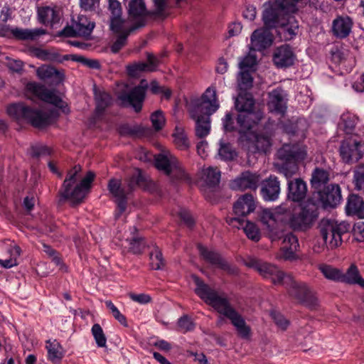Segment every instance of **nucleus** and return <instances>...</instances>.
Returning <instances> with one entry per match:
<instances>
[{
  "label": "nucleus",
  "mask_w": 364,
  "mask_h": 364,
  "mask_svg": "<svg viewBox=\"0 0 364 364\" xmlns=\"http://www.w3.org/2000/svg\"><path fill=\"white\" fill-rule=\"evenodd\" d=\"M196 285V294L219 314L228 318L235 326L238 335L243 339H250L251 328L244 318L231 305L225 293L211 288L198 277L193 275Z\"/></svg>",
  "instance_id": "nucleus-1"
},
{
  "label": "nucleus",
  "mask_w": 364,
  "mask_h": 364,
  "mask_svg": "<svg viewBox=\"0 0 364 364\" xmlns=\"http://www.w3.org/2000/svg\"><path fill=\"white\" fill-rule=\"evenodd\" d=\"M220 107L217 98L216 90L209 87L191 109V117L196 122V135L198 138H204L210 131V115Z\"/></svg>",
  "instance_id": "nucleus-2"
},
{
  "label": "nucleus",
  "mask_w": 364,
  "mask_h": 364,
  "mask_svg": "<svg viewBox=\"0 0 364 364\" xmlns=\"http://www.w3.org/2000/svg\"><path fill=\"white\" fill-rule=\"evenodd\" d=\"M277 213L284 214L282 220L291 229L301 232L310 229L318 216L317 204L310 200L293 208L282 205L278 207Z\"/></svg>",
  "instance_id": "nucleus-3"
},
{
  "label": "nucleus",
  "mask_w": 364,
  "mask_h": 364,
  "mask_svg": "<svg viewBox=\"0 0 364 364\" xmlns=\"http://www.w3.org/2000/svg\"><path fill=\"white\" fill-rule=\"evenodd\" d=\"M81 171V166L76 165L70 170L63 184L60 195L63 199L70 200L73 205L80 203L88 193L95 174L88 171L81 181L76 184L77 174Z\"/></svg>",
  "instance_id": "nucleus-4"
},
{
  "label": "nucleus",
  "mask_w": 364,
  "mask_h": 364,
  "mask_svg": "<svg viewBox=\"0 0 364 364\" xmlns=\"http://www.w3.org/2000/svg\"><path fill=\"white\" fill-rule=\"evenodd\" d=\"M306 156V150L299 144H284L277 151V157L283 163L278 166V171L287 178H290L298 171L297 162Z\"/></svg>",
  "instance_id": "nucleus-5"
},
{
  "label": "nucleus",
  "mask_w": 364,
  "mask_h": 364,
  "mask_svg": "<svg viewBox=\"0 0 364 364\" xmlns=\"http://www.w3.org/2000/svg\"><path fill=\"white\" fill-rule=\"evenodd\" d=\"M283 286L287 289L289 295L300 304L310 310H316L318 308V298L306 283L295 281L291 276H288Z\"/></svg>",
  "instance_id": "nucleus-6"
},
{
  "label": "nucleus",
  "mask_w": 364,
  "mask_h": 364,
  "mask_svg": "<svg viewBox=\"0 0 364 364\" xmlns=\"http://www.w3.org/2000/svg\"><path fill=\"white\" fill-rule=\"evenodd\" d=\"M350 224L345 221L322 220L319 224L320 232L328 249H335L342 244V236L350 230Z\"/></svg>",
  "instance_id": "nucleus-7"
},
{
  "label": "nucleus",
  "mask_w": 364,
  "mask_h": 364,
  "mask_svg": "<svg viewBox=\"0 0 364 364\" xmlns=\"http://www.w3.org/2000/svg\"><path fill=\"white\" fill-rule=\"evenodd\" d=\"M9 116L20 120L28 121L33 127L43 128L49 124V115L40 110L32 109L23 103H15L7 107Z\"/></svg>",
  "instance_id": "nucleus-8"
},
{
  "label": "nucleus",
  "mask_w": 364,
  "mask_h": 364,
  "mask_svg": "<svg viewBox=\"0 0 364 364\" xmlns=\"http://www.w3.org/2000/svg\"><path fill=\"white\" fill-rule=\"evenodd\" d=\"M155 166L173 179L180 180L186 176L181 164L170 153L158 154L155 158Z\"/></svg>",
  "instance_id": "nucleus-9"
},
{
  "label": "nucleus",
  "mask_w": 364,
  "mask_h": 364,
  "mask_svg": "<svg viewBox=\"0 0 364 364\" xmlns=\"http://www.w3.org/2000/svg\"><path fill=\"white\" fill-rule=\"evenodd\" d=\"M95 23L84 15H78L77 20L73 19L71 26L65 27L60 33L65 37H88L91 35Z\"/></svg>",
  "instance_id": "nucleus-10"
},
{
  "label": "nucleus",
  "mask_w": 364,
  "mask_h": 364,
  "mask_svg": "<svg viewBox=\"0 0 364 364\" xmlns=\"http://www.w3.org/2000/svg\"><path fill=\"white\" fill-rule=\"evenodd\" d=\"M147 88V82L145 80H141L139 85L134 87L129 92L121 94L119 99L124 106H131L136 112H139L142 108Z\"/></svg>",
  "instance_id": "nucleus-11"
},
{
  "label": "nucleus",
  "mask_w": 364,
  "mask_h": 364,
  "mask_svg": "<svg viewBox=\"0 0 364 364\" xmlns=\"http://www.w3.org/2000/svg\"><path fill=\"white\" fill-rule=\"evenodd\" d=\"M340 154L346 163L357 162L363 156L364 143L349 137L342 141Z\"/></svg>",
  "instance_id": "nucleus-12"
},
{
  "label": "nucleus",
  "mask_w": 364,
  "mask_h": 364,
  "mask_svg": "<svg viewBox=\"0 0 364 364\" xmlns=\"http://www.w3.org/2000/svg\"><path fill=\"white\" fill-rule=\"evenodd\" d=\"M198 247L200 255L207 262L225 271L229 274L235 275L238 273L237 268L235 265L229 263L219 252L200 245H199Z\"/></svg>",
  "instance_id": "nucleus-13"
},
{
  "label": "nucleus",
  "mask_w": 364,
  "mask_h": 364,
  "mask_svg": "<svg viewBox=\"0 0 364 364\" xmlns=\"http://www.w3.org/2000/svg\"><path fill=\"white\" fill-rule=\"evenodd\" d=\"M262 180L261 175L257 172L245 171L236 178L231 181L230 188L235 191H256Z\"/></svg>",
  "instance_id": "nucleus-14"
},
{
  "label": "nucleus",
  "mask_w": 364,
  "mask_h": 364,
  "mask_svg": "<svg viewBox=\"0 0 364 364\" xmlns=\"http://www.w3.org/2000/svg\"><path fill=\"white\" fill-rule=\"evenodd\" d=\"M249 265L254 267L264 278L271 279L274 284L284 285L286 278L289 276L280 270L278 267L269 263L252 262Z\"/></svg>",
  "instance_id": "nucleus-15"
},
{
  "label": "nucleus",
  "mask_w": 364,
  "mask_h": 364,
  "mask_svg": "<svg viewBox=\"0 0 364 364\" xmlns=\"http://www.w3.org/2000/svg\"><path fill=\"white\" fill-rule=\"evenodd\" d=\"M108 190L115 199L119 209V214L121 215L125 211L127 204V196L129 194L126 186H122L119 179L112 178L108 183Z\"/></svg>",
  "instance_id": "nucleus-16"
},
{
  "label": "nucleus",
  "mask_w": 364,
  "mask_h": 364,
  "mask_svg": "<svg viewBox=\"0 0 364 364\" xmlns=\"http://www.w3.org/2000/svg\"><path fill=\"white\" fill-rule=\"evenodd\" d=\"M261 195L265 201H275L279 198L281 188L278 178L270 175L268 178L260 182Z\"/></svg>",
  "instance_id": "nucleus-17"
},
{
  "label": "nucleus",
  "mask_w": 364,
  "mask_h": 364,
  "mask_svg": "<svg viewBox=\"0 0 364 364\" xmlns=\"http://www.w3.org/2000/svg\"><path fill=\"white\" fill-rule=\"evenodd\" d=\"M27 88L43 101L50 103L56 107H62L63 100L53 90H48L45 86L37 82L28 83Z\"/></svg>",
  "instance_id": "nucleus-18"
},
{
  "label": "nucleus",
  "mask_w": 364,
  "mask_h": 364,
  "mask_svg": "<svg viewBox=\"0 0 364 364\" xmlns=\"http://www.w3.org/2000/svg\"><path fill=\"white\" fill-rule=\"evenodd\" d=\"M264 113L261 109L257 111L238 114L237 122L239 126V132L245 134L250 131L255 125H257L263 118Z\"/></svg>",
  "instance_id": "nucleus-19"
},
{
  "label": "nucleus",
  "mask_w": 364,
  "mask_h": 364,
  "mask_svg": "<svg viewBox=\"0 0 364 364\" xmlns=\"http://www.w3.org/2000/svg\"><path fill=\"white\" fill-rule=\"evenodd\" d=\"M318 192L321 201L326 206L334 208L342 199L341 188L338 184L327 185Z\"/></svg>",
  "instance_id": "nucleus-20"
},
{
  "label": "nucleus",
  "mask_w": 364,
  "mask_h": 364,
  "mask_svg": "<svg viewBox=\"0 0 364 364\" xmlns=\"http://www.w3.org/2000/svg\"><path fill=\"white\" fill-rule=\"evenodd\" d=\"M273 37L269 29H257L251 36L250 48L253 50H262L269 47Z\"/></svg>",
  "instance_id": "nucleus-21"
},
{
  "label": "nucleus",
  "mask_w": 364,
  "mask_h": 364,
  "mask_svg": "<svg viewBox=\"0 0 364 364\" xmlns=\"http://www.w3.org/2000/svg\"><path fill=\"white\" fill-rule=\"evenodd\" d=\"M287 186V198L291 200L300 202L306 198L307 186L301 178L289 180Z\"/></svg>",
  "instance_id": "nucleus-22"
},
{
  "label": "nucleus",
  "mask_w": 364,
  "mask_h": 364,
  "mask_svg": "<svg viewBox=\"0 0 364 364\" xmlns=\"http://www.w3.org/2000/svg\"><path fill=\"white\" fill-rule=\"evenodd\" d=\"M269 108L271 111L284 114L287 110V94L282 88H277L269 93Z\"/></svg>",
  "instance_id": "nucleus-23"
},
{
  "label": "nucleus",
  "mask_w": 364,
  "mask_h": 364,
  "mask_svg": "<svg viewBox=\"0 0 364 364\" xmlns=\"http://www.w3.org/2000/svg\"><path fill=\"white\" fill-rule=\"evenodd\" d=\"M255 209V201L253 196L245 193L240 196L233 205V212L237 216L245 217Z\"/></svg>",
  "instance_id": "nucleus-24"
},
{
  "label": "nucleus",
  "mask_w": 364,
  "mask_h": 364,
  "mask_svg": "<svg viewBox=\"0 0 364 364\" xmlns=\"http://www.w3.org/2000/svg\"><path fill=\"white\" fill-rule=\"evenodd\" d=\"M3 30L9 31L12 36L19 41H34L46 33L43 28L29 29L16 27L10 29L8 26H5Z\"/></svg>",
  "instance_id": "nucleus-25"
},
{
  "label": "nucleus",
  "mask_w": 364,
  "mask_h": 364,
  "mask_svg": "<svg viewBox=\"0 0 364 364\" xmlns=\"http://www.w3.org/2000/svg\"><path fill=\"white\" fill-rule=\"evenodd\" d=\"M148 62L134 63L127 66V74L131 77H136L141 72H153L157 68V60L156 58L148 55Z\"/></svg>",
  "instance_id": "nucleus-26"
},
{
  "label": "nucleus",
  "mask_w": 364,
  "mask_h": 364,
  "mask_svg": "<svg viewBox=\"0 0 364 364\" xmlns=\"http://www.w3.org/2000/svg\"><path fill=\"white\" fill-rule=\"evenodd\" d=\"M353 21L348 16H339L333 21L332 33L339 38H346L351 31Z\"/></svg>",
  "instance_id": "nucleus-27"
},
{
  "label": "nucleus",
  "mask_w": 364,
  "mask_h": 364,
  "mask_svg": "<svg viewBox=\"0 0 364 364\" xmlns=\"http://www.w3.org/2000/svg\"><path fill=\"white\" fill-rule=\"evenodd\" d=\"M274 64L279 68L289 67L293 65L294 55L289 46L284 45L278 48L273 56Z\"/></svg>",
  "instance_id": "nucleus-28"
},
{
  "label": "nucleus",
  "mask_w": 364,
  "mask_h": 364,
  "mask_svg": "<svg viewBox=\"0 0 364 364\" xmlns=\"http://www.w3.org/2000/svg\"><path fill=\"white\" fill-rule=\"evenodd\" d=\"M277 209L278 207L276 208L275 213L270 210H264L261 215V221L263 224L266 225L267 228L269 230L270 237L272 240L282 238V233L274 230V225L276 224V221L279 218V215L284 216V214L278 213Z\"/></svg>",
  "instance_id": "nucleus-29"
},
{
  "label": "nucleus",
  "mask_w": 364,
  "mask_h": 364,
  "mask_svg": "<svg viewBox=\"0 0 364 364\" xmlns=\"http://www.w3.org/2000/svg\"><path fill=\"white\" fill-rule=\"evenodd\" d=\"M128 11L129 17L133 21H136V23H141V22L146 23L145 18L148 15V11L144 0H130Z\"/></svg>",
  "instance_id": "nucleus-30"
},
{
  "label": "nucleus",
  "mask_w": 364,
  "mask_h": 364,
  "mask_svg": "<svg viewBox=\"0 0 364 364\" xmlns=\"http://www.w3.org/2000/svg\"><path fill=\"white\" fill-rule=\"evenodd\" d=\"M235 107L239 114L257 111L255 107V101L252 94L242 92L238 95L235 100Z\"/></svg>",
  "instance_id": "nucleus-31"
},
{
  "label": "nucleus",
  "mask_w": 364,
  "mask_h": 364,
  "mask_svg": "<svg viewBox=\"0 0 364 364\" xmlns=\"http://www.w3.org/2000/svg\"><path fill=\"white\" fill-rule=\"evenodd\" d=\"M346 211L348 215L364 218V200L358 195H350L346 205Z\"/></svg>",
  "instance_id": "nucleus-32"
},
{
  "label": "nucleus",
  "mask_w": 364,
  "mask_h": 364,
  "mask_svg": "<svg viewBox=\"0 0 364 364\" xmlns=\"http://www.w3.org/2000/svg\"><path fill=\"white\" fill-rule=\"evenodd\" d=\"M330 180V172L320 167H316L311 173L310 183L311 187L317 191L326 186Z\"/></svg>",
  "instance_id": "nucleus-33"
},
{
  "label": "nucleus",
  "mask_w": 364,
  "mask_h": 364,
  "mask_svg": "<svg viewBox=\"0 0 364 364\" xmlns=\"http://www.w3.org/2000/svg\"><path fill=\"white\" fill-rule=\"evenodd\" d=\"M144 26V23H136L135 25L128 27L127 26L126 21L122 18V16L109 18V28L112 31L118 34H125L129 31V34L135 31L136 29Z\"/></svg>",
  "instance_id": "nucleus-34"
},
{
  "label": "nucleus",
  "mask_w": 364,
  "mask_h": 364,
  "mask_svg": "<svg viewBox=\"0 0 364 364\" xmlns=\"http://www.w3.org/2000/svg\"><path fill=\"white\" fill-rule=\"evenodd\" d=\"M271 146L270 138L267 135H255L254 140L248 141L247 149L249 152H267Z\"/></svg>",
  "instance_id": "nucleus-35"
},
{
  "label": "nucleus",
  "mask_w": 364,
  "mask_h": 364,
  "mask_svg": "<svg viewBox=\"0 0 364 364\" xmlns=\"http://www.w3.org/2000/svg\"><path fill=\"white\" fill-rule=\"evenodd\" d=\"M38 17L41 23L50 25L51 26L60 21L58 13L49 6L39 8L38 9Z\"/></svg>",
  "instance_id": "nucleus-36"
},
{
  "label": "nucleus",
  "mask_w": 364,
  "mask_h": 364,
  "mask_svg": "<svg viewBox=\"0 0 364 364\" xmlns=\"http://www.w3.org/2000/svg\"><path fill=\"white\" fill-rule=\"evenodd\" d=\"M341 282L349 284H358L364 288V279L360 274L356 265L351 264L345 274L341 272Z\"/></svg>",
  "instance_id": "nucleus-37"
},
{
  "label": "nucleus",
  "mask_w": 364,
  "mask_h": 364,
  "mask_svg": "<svg viewBox=\"0 0 364 364\" xmlns=\"http://www.w3.org/2000/svg\"><path fill=\"white\" fill-rule=\"evenodd\" d=\"M37 75L41 80H53L58 82L63 80V75L54 67L43 65L37 69Z\"/></svg>",
  "instance_id": "nucleus-38"
},
{
  "label": "nucleus",
  "mask_w": 364,
  "mask_h": 364,
  "mask_svg": "<svg viewBox=\"0 0 364 364\" xmlns=\"http://www.w3.org/2000/svg\"><path fill=\"white\" fill-rule=\"evenodd\" d=\"M46 348L48 350V359L53 363H59L64 356L62 346L56 341L53 342L48 341Z\"/></svg>",
  "instance_id": "nucleus-39"
},
{
  "label": "nucleus",
  "mask_w": 364,
  "mask_h": 364,
  "mask_svg": "<svg viewBox=\"0 0 364 364\" xmlns=\"http://www.w3.org/2000/svg\"><path fill=\"white\" fill-rule=\"evenodd\" d=\"M202 178L208 187H215L220 182V172L212 167L205 168L203 170Z\"/></svg>",
  "instance_id": "nucleus-40"
},
{
  "label": "nucleus",
  "mask_w": 364,
  "mask_h": 364,
  "mask_svg": "<svg viewBox=\"0 0 364 364\" xmlns=\"http://www.w3.org/2000/svg\"><path fill=\"white\" fill-rule=\"evenodd\" d=\"M262 19L264 26L269 28H275L279 22V11L272 7H269L263 11Z\"/></svg>",
  "instance_id": "nucleus-41"
},
{
  "label": "nucleus",
  "mask_w": 364,
  "mask_h": 364,
  "mask_svg": "<svg viewBox=\"0 0 364 364\" xmlns=\"http://www.w3.org/2000/svg\"><path fill=\"white\" fill-rule=\"evenodd\" d=\"M219 144L220 148L218 150V154L223 160L232 161L237 156L235 150L230 143L220 140Z\"/></svg>",
  "instance_id": "nucleus-42"
},
{
  "label": "nucleus",
  "mask_w": 364,
  "mask_h": 364,
  "mask_svg": "<svg viewBox=\"0 0 364 364\" xmlns=\"http://www.w3.org/2000/svg\"><path fill=\"white\" fill-rule=\"evenodd\" d=\"M150 266L155 270L162 269L165 266L162 253L158 247H154V250L149 254Z\"/></svg>",
  "instance_id": "nucleus-43"
},
{
  "label": "nucleus",
  "mask_w": 364,
  "mask_h": 364,
  "mask_svg": "<svg viewBox=\"0 0 364 364\" xmlns=\"http://www.w3.org/2000/svg\"><path fill=\"white\" fill-rule=\"evenodd\" d=\"M145 183V178L139 169H136L132 176L128 179L127 188L131 193L137 186H143Z\"/></svg>",
  "instance_id": "nucleus-44"
},
{
  "label": "nucleus",
  "mask_w": 364,
  "mask_h": 364,
  "mask_svg": "<svg viewBox=\"0 0 364 364\" xmlns=\"http://www.w3.org/2000/svg\"><path fill=\"white\" fill-rule=\"evenodd\" d=\"M97 114H101L105 109L109 106L111 102V97L107 92H99L95 95Z\"/></svg>",
  "instance_id": "nucleus-45"
},
{
  "label": "nucleus",
  "mask_w": 364,
  "mask_h": 364,
  "mask_svg": "<svg viewBox=\"0 0 364 364\" xmlns=\"http://www.w3.org/2000/svg\"><path fill=\"white\" fill-rule=\"evenodd\" d=\"M253 78L248 70H241L237 77V84L241 91H246L252 87Z\"/></svg>",
  "instance_id": "nucleus-46"
},
{
  "label": "nucleus",
  "mask_w": 364,
  "mask_h": 364,
  "mask_svg": "<svg viewBox=\"0 0 364 364\" xmlns=\"http://www.w3.org/2000/svg\"><path fill=\"white\" fill-rule=\"evenodd\" d=\"M318 269L326 279L341 281V272L339 269L328 264H321Z\"/></svg>",
  "instance_id": "nucleus-47"
},
{
  "label": "nucleus",
  "mask_w": 364,
  "mask_h": 364,
  "mask_svg": "<svg viewBox=\"0 0 364 364\" xmlns=\"http://www.w3.org/2000/svg\"><path fill=\"white\" fill-rule=\"evenodd\" d=\"M91 331L97 346L100 348L106 347L107 338L101 326L98 323H95L92 327Z\"/></svg>",
  "instance_id": "nucleus-48"
},
{
  "label": "nucleus",
  "mask_w": 364,
  "mask_h": 364,
  "mask_svg": "<svg viewBox=\"0 0 364 364\" xmlns=\"http://www.w3.org/2000/svg\"><path fill=\"white\" fill-rule=\"evenodd\" d=\"M243 230L249 239L255 242L259 240V230L255 223L247 220L245 222V225L243 227Z\"/></svg>",
  "instance_id": "nucleus-49"
},
{
  "label": "nucleus",
  "mask_w": 364,
  "mask_h": 364,
  "mask_svg": "<svg viewBox=\"0 0 364 364\" xmlns=\"http://www.w3.org/2000/svg\"><path fill=\"white\" fill-rule=\"evenodd\" d=\"M176 132L173 134V141L177 147L181 150L188 148V140L182 129L176 128Z\"/></svg>",
  "instance_id": "nucleus-50"
},
{
  "label": "nucleus",
  "mask_w": 364,
  "mask_h": 364,
  "mask_svg": "<svg viewBox=\"0 0 364 364\" xmlns=\"http://www.w3.org/2000/svg\"><path fill=\"white\" fill-rule=\"evenodd\" d=\"M353 182L357 190L364 191V166H359L354 170Z\"/></svg>",
  "instance_id": "nucleus-51"
},
{
  "label": "nucleus",
  "mask_w": 364,
  "mask_h": 364,
  "mask_svg": "<svg viewBox=\"0 0 364 364\" xmlns=\"http://www.w3.org/2000/svg\"><path fill=\"white\" fill-rule=\"evenodd\" d=\"M146 242L142 237H134L129 242V251L133 254H141L144 250Z\"/></svg>",
  "instance_id": "nucleus-52"
},
{
  "label": "nucleus",
  "mask_w": 364,
  "mask_h": 364,
  "mask_svg": "<svg viewBox=\"0 0 364 364\" xmlns=\"http://www.w3.org/2000/svg\"><path fill=\"white\" fill-rule=\"evenodd\" d=\"M178 327L181 332L186 333L193 331L195 328V324L189 316L184 315L178 319Z\"/></svg>",
  "instance_id": "nucleus-53"
},
{
  "label": "nucleus",
  "mask_w": 364,
  "mask_h": 364,
  "mask_svg": "<svg viewBox=\"0 0 364 364\" xmlns=\"http://www.w3.org/2000/svg\"><path fill=\"white\" fill-rule=\"evenodd\" d=\"M151 121L155 130H161L165 124V117L162 111L156 110L151 115Z\"/></svg>",
  "instance_id": "nucleus-54"
},
{
  "label": "nucleus",
  "mask_w": 364,
  "mask_h": 364,
  "mask_svg": "<svg viewBox=\"0 0 364 364\" xmlns=\"http://www.w3.org/2000/svg\"><path fill=\"white\" fill-rule=\"evenodd\" d=\"M341 120L343 123L346 132H350L355 128L357 119L353 114L346 113L342 114Z\"/></svg>",
  "instance_id": "nucleus-55"
},
{
  "label": "nucleus",
  "mask_w": 364,
  "mask_h": 364,
  "mask_svg": "<svg viewBox=\"0 0 364 364\" xmlns=\"http://www.w3.org/2000/svg\"><path fill=\"white\" fill-rule=\"evenodd\" d=\"M50 153V149L46 145L36 144L31 148V154L33 157L48 156Z\"/></svg>",
  "instance_id": "nucleus-56"
},
{
  "label": "nucleus",
  "mask_w": 364,
  "mask_h": 364,
  "mask_svg": "<svg viewBox=\"0 0 364 364\" xmlns=\"http://www.w3.org/2000/svg\"><path fill=\"white\" fill-rule=\"evenodd\" d=\"M108 10L111 14L109 18H115L122 15L121 3L117 0H108Z\"/></svg>",
  "instance_id": "nucleus-57"
},
{
  "label": "nucleus",
  "mask_w": 364,
  "mask_h": 364,
  "mask_svg": "<svg viewBox=\"0 0 364 364\" xmlns=\"http://www.w3.org/2000/svg\"><path fill=\"white\" fill-rule=\"evenodd\" d=\"M129 35L130 34H129V31L125 34H119L116 41L111 46L112 52L114 53H118L125 46L127 39Z\"/></svg>",
  "instance_id": "nucleus-58"
},
{
  "label": "nucleus",
  "mask_w": 364,
  "mask_h": 364,
  "mask_svg": "<svg viewBox=\"0 0 364 364\" xmlns=\"http://www.w3.org/2000/svg\"><path fill=\"white\" fill-rule=\"evenodd\" d=\"M106 306L111 311L113 316L122 324L127 325L126 318L111 301H105Z\"/></svg>",
  "instance_id": "nucleus-59"
},
{
  "label": "nucleus",
  "mask_w": 364,
  "mask_h": 364,
  "mask_svg": "<svg viewBox=\"0 0 364 364\" xmlns=\"http://www.w3.org/2000/svg\"><path fill=\"white\" fill-rule=\"evenodd\" d=\"M31 52L35 57L42 60H49L53 58V55L46 49L33 48Z\"/></svg>",
  "instance_id": "nucleus-60"
},
{
  "label": "nucleus",
  "mask_w": 364,
  "mask_h": 364,
  "mask_svg": "<svg viewBox=\"0 0 364 364\" xmlns=\"http://www.w3.org/2000/svg\"><path fill=\"white\" fill-rule=\"evenodd\" d=\"M256 58L254 55H248L242 58L239 66L241 70H247L256 65Z\"/></svg>",
  "instance_id": "nucleus-61"
},
{
  "label": "nucleus",
  "mask_w": 364,
  "mask_h": 364,
  "mask_svg": "<svg viewBox=\"0 0 364 364\" xmlns=\"http://www.w3.org/2000/svg\"><path fill=\"white\" fill-rule=\"evenodd\" d=\"M283 246L287 245L291 249H297L299 247V241L296 235L293 233H287L283 237Z\"/></svg>",
  "instance_id": "nucleus-62"
},
{
  "label": "nucleus",
  "mask_w": 364,
  "mask_h": 364,
  "mask_svg": "<svg viewBox=\"0 0 364 364\" xmlns=\"http://www.w3.org/2000/svg\"><path fill=\"white\" fill-rule=\"evenodd\" d=\"M297 249H291V247H288L287 245L282 246L281 247L280 257L285 260H295L297 258L295 254V251Z\"/></svg>",
  "instance_id": "nucleus-63"
},
{
  "label": "nucleus",
  "mask_w": 364,
  "mask_h": 364,
  "mask_svg": "<svg viewBox=\"0 0 364 364\" xmlns=\"http://www.w3.org/2000/svg\"><path fill=\"white\" fill-rule=\"evenodd\" d=\"M353 232L356 240L364 241V222L355 223L353 228Z\"/></svg>",
  "instance_id": "nucleus-64"
}]
</instances>
